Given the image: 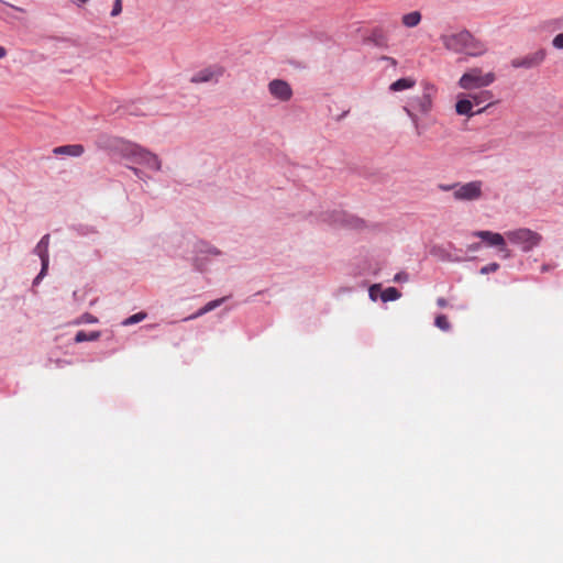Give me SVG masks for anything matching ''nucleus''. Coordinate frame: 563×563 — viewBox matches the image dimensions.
Returning a JSON list of instances; mask_svg holds the SVG:
<instances>
[{"label":"nucleus","mask_w":563,"mask_h":563,"mask_svg":"<svg viewBox=\"0 0 563 563\" xmlns=\"http://www.w3.org/2000/svg\"><path fill=\"white\" fill-rule=\"evenodd\" d=\"M437 305H438L439 307H441V308H444V307H446L448 301H446V299H445V298L440 297V298H438V299H437Z\"/></svg>","instance_id":"c756f323"},{"label":"nucleus","mask_w":563,"mask_h":563,"mask_svg":"<svg viewBox=\"0 0 563 563\" xmlns=\"http://www.w3.org/2000/svg\"><path fill=\"white\" fill-rule=\"evenodd\" d=\"M146 317V313L144 312H137L129 318H126L124 321H123V324L124 325H131V324H134V323H137V322H141L142 320H144Z\"/></svg>","instance_id":"412c9836"},{"label":"nucleus","mask_w":563,"mask_h":563,"mask_svg":"<svg viewBox=\"0 0 563 563\" xmlns=\"http://www.w3.org/2000/svg\"><path fill=\"white\" fill-rule=\"evenodd\" d=\"M400 297H401L400 291L395 287H388L385 290H383L380 294V299L384 302L394 301V300L399 299Z\"/></svg>","instance_id":"f3484780"},{"label":"nucleus","mask_w":563,"mask_h":563,"mask_svg":"<svg viewBox=\"0 0 563 563\" xmlns=\"http://www.w3.org/2000/svg\"><path fill=\"white\" fill-rule=\"evenodd\" d=\"M380 290V286L378 284L372 285L369 287L368 294L372 300H376L377 292Z\"/></svg>","instance_id":"a878e982"},{"label":"nucleus","mask_w":563,"mask_h":563,"mask_svg":"<svg viewBox=\"0 0 563 563\" xmlns=\"http://www.w3.org/2000/svg\"><path fill=\"white\" fill-rule=\"evenodd\" d=\"M395 283H401V282H407L408 280V274L405 273V272H400L398 274H396L394 276V279H393Z\"/></svg>","instance_id":"cd10ccee"},{"label":"nucleus","mask_w":563,"mask_h":563,"mask_svg":"<svg viewBox=\"0 0 563 563\" xmlns=\"http://www.w3.org/2000/svg\"><path fill=\"white\" fill-rule=\"evenodd\" d=\"M269 93L279 101H289L292 97V89L290 85L282 79H274L268 84Z\"/></svg>","instance_id":"9d476101"},{"label":"nucleus","mask_w":563,"mask_h":563,"mask_svg":"<svg viewBox=\"0 0 563 563\" xmlns=\"http://www.w3.org/2000/svg\"><path fill=\"white\" fill-rule=\"evenodd\" d=\"M132 169H133L134 174H135L137 177H140L141 170H140V169H137V168H132Z\"/></svg>","instance_id":"473e14b6"},{"label":"nucleus","mask_w":563,"mask_h":563,"mask_svg":"<svg viewBox=\"0 0 563 563\" xmlns=\"http://www.w3.org/2000/svg\"><path fill=\"white\" fill-rule=\"evenodd\" d=\"M434 324L441 329L442 331H448L450 330L451 328V324L446 318V316L444 314H439L437 316L435 320H434Z\"/></svg>","instance_id":"6ab92c4d"},{"label":"nucleus","mask_w":563,"mask_h":563,"mask_svg":"<svg viewBox=\"0 0 563 563\" xmlns=\"http://www.w3.org/2000/svg\"><path fill=\"white\" fill-rule=\"evenodd\" d=\"M100 336V332L92 331V332H86V331H78L75 336V341L77 343L85 342V341H96Z\"/></svg>","instance_id":"a211bd4d"},{"label":"nucleus","mask_w":563,"mask_h":563,"mask_svg":"<svg viewBox=\"0 0 563 563\" xmlns=\"http://www.w3.org/2000/svg\"><path fill=\"white\" fill-rule=\"evenodd\" d=\"M55 155H68L73 157H79L85 153V147L81 144H69L57 146L53 150Z\"/></svg>","instance_id":"f8f14e48"},{"label":"nucleus","mask_w":563,"mask_h":563,"mask_svg":"<svg viewBox=\"0 0 563 563\" xmlns=\"http://www.w3.org/2000/svg\"><path fill=\"white\" fill-rule=\"evenodd\" d=\"M493 95L490 91L483 90L476 93H468L467 99H471L473 101V106L484 103L486 101H489L492 99Z\"/></svg>","instance_id":"dca6fc26"},{"label":"nucleus","mask_w":563,"mask_h":563,"mask_svg":"<svg viewBox=\"0 0 563 563\" xmlns=\"http://www.w3.org/2000/svg\"><path fill=\"white\" fill-rule=\"evenodd\" d=\"M512 244L519 245L522 252H530L542 241V235L527 228H521L505 233Z\"/></svg>","instance_id":"7ed1b4c3"},{"label":"nucleus","mask_w":563,"mask_h":563,"mask_svg":"<svg viewBox=\"0 0 563 563\" xmlns=\"http://www.w3.org/2000/svg\"><path fill=\"white\" fill-rule=\"evenodd\" d=\"M498 269H499V264L498 263H490V264H488L486 266H483L481 268V274L486 275V274H489V273H495Z\"/></svg>","instance_id":"4be33fe9"},{"label":"nucleus","mask_w":563,"mask_h":563,"mask_svg":"<svg viewBox=\"0 0 563 563\" xmlns=\"http://www.w3.org/2000/svg\"><path fill=\"white\" fill-rule=\"evenodd\" d=\"M552 44L558 49H563V33H560L554 36Z\"/></svg>","instance_id":"393cba45"},{"label":"nucleus","mask_w":563,"mask_h":563,"mask_svg":"<svg viewBox=\"0 0 563 563\" xmlns=\"http://www.w3.org/2000/svg\"><path fill=\"white\" fill-rule=\"evenodd\" d=\"M5 55H7V49L0 45V59L5 57Z\"/></svg>","instance_id":"7c9ffc66"},{"label":"nucleus","mask_w":563,"mask_h":563,"mask_svg":"<svg viewBox=\"0 0 563 563\" xmlns=\"http://www.w3.org/2000/svg\"><path fill=\"white\" fill-rule=\"evenodd\" d=\"M384 59L388 60L389 64L396 65V59L393 57H384Z\"/></svg>","instance_id":"2f4dec72"},{"label":"nucleus","mask_w":563,"mask_h":563,"mask_svg":"<svg viewBox=\"0 0 563 563\" xmlns=\"http://www.w3.org/2000/svg\"><path fill=\"white\" fill-rule=\"evenodd\" d=\"M125 156L131 158L134 163L143 165L152 170H159L162 166L157 155L137 145L129 146L126 148Z\"/></svg>","instance_id":"20e7f679"},{"label":"nucleus","mask_w":563,"mask_h":563,"mask_svg":"<svg viewBox=\"0 0 563 563\" xmlns=\"http://www.w3.org/2000/svg\"><path fill=\"white\" fill-rule=\"evenodd\" d=\"M122 12V1L114 0L113 8L111 11V16H117Z\"/></svg>","instance_id":"b1692460"},{"label":"nucleus","mask_w":563,"mask_h":563,"mask_svg":"<svg viewBox=\"0 0 563 563\" xmlns=\"http://www.w3.org/2000/svg\"><path fill=\"white\" fill-rule=\"evenodd\" d=\"M47 244H48V235H45L37 243V252H38V254H41V252H47Z\"/></svg>","instance_id":"5701e85b"},{"label":"nucleus","mask_w":563,"mask_h":563,"mask_svg":"<svg viewBox=\"0 0 563 563\" xmlns=\"http://www.w3.org/2000/svg\"><path fill=\"white\" fill-rule=\"evenodd\" d=\"M440 40L444 48L453 53H464L468 56L477 57L484 55L487 52L485 43L476 38L467 30L442 34Z\"/></svg>","instance_id":"f257e3e1"},{"label":"nucleus","mask_w":563,"mask_h":563,"mask_svg":"<svg viewBox=\"0 0 563 563\" xmlns=\"http://www.w3.org/2000/svg\"><path fill=\"white\" fill-rule=\"evenodd\" d=\"M224 300H225V298H220V299L209 301L206 306H203L201 309H199L195 314L186 318L185 320H190V319H195L200 316H203V314L212 311L213 309L218 308Z\"/></svg>","instance_id":"2eb2a0df"},{"label":"nucleus","mask_w":563,"mask_h":563,"mask_svg":"<svg viewBox=\"0 0 563 563\" xmlns=\"http://www.w3.org/2000/svg\"><path fill=\"white\" fill-rule=\"evenodd\" d=\"M422 15L419 11H411L401 18V23L406 27H416L421 22Z\"/></svg>","instance_id":"4468645a"},{"label":"nucleus","mask_w":563,"mask_h":563,"mask_svg":"<svg viewBox=\"0 0 563 563\" xmlns=\"http://www.w3.org/2000/svg\"><path fill=\"white\" fill-rule=\"evenodd\" d=\"M79 2V4H85L87 3L89 0H77Z\"/></svg>","instance_id":"72a5a7b5"},{"label":"nucleus","mask_w":563,"mask_h":563,"mask_svg":"<svg viewBox=\"0 0 563 563\" xmlns=\"http://www.w3.org/2000/svg\"><path fill=\"white\" fill-rule=\"evenodd\" d=\"M457 184H453V185H439V189L443 190V191H450V190H455Z\"/></svg>","instance_id":"c85d7f7f"},{"label":"nucleus","mask_w":563,"mask_h":563,"mask_svg":"<svg viewBox=\"0 0 563 563\" xmlns=\"http://www.w3.org/2000/svg\"><path fill=\"white\" fill-rule=\"evenodd\" d=\"M437 88L430 82L423 84L422 93L411 98V107L421 112L428 114L433 107V98L435 96Z\"/></svg>","instance_id":"39448f33"},{"label":"nucleus","mask_w":563,"mask_h":563,"mask_svg":"<svg viewBox=\"0 0 563 563\" xmlns=\"http://www.w3.org/2000/svg\"><path fill=\"white\" fill-rule=\"evenodd\" d=\"M404 110H405V112L408 114V117L411 119V121H412L413 125H415L416 128H418V126H419V124H418V117H417V114H415V113H413L409 108H407V107H405V108H404Z\"/></svg>","instance_id":"bb28decb"},{"label":"nucleus","mask_w":563,"mask_h":563,"mask_svg":"<svg viewBox=\"0 0 563 563\" xmlns=\"http://www.w3.org/2000/svg\"><path fill=\"white\" fill-rule=\"evenodd\" d=\"M485 110V108L479 109L476 112H473V101L471 99L461 98L455 103V111L459 115H467L473 117L474 114L482 113Z\"/></svg>","instance_id":"9b49d317"},{"label":"nucleus","mask_w":563,"mask_h":563,"mask_svg":"<svg viewBox=\"0 0 563 563\" xmlns=\"http://www.w3.org/2000/svg\"><path fill=\"white\" fill-rule=\"evenodd\" d=\"M224 68L219 65L209 66L197 71L191 78L192 84L217 82L223 75Z\"/></svg>","instance_id":"1a4fd4ad"},{"label":"nucleus","mask_w":563,"mask_h":563,"mask_svg":"<svg viewBox=\"0 0 563 563\" xmlns=\"http://www.w3.org/2000/svg\"><path fill=\"white\" fill-rule=\"evenodd\" d=\"M496 79L493 71L484 73L479 67L467 69L459 79V87L463 90L482 89L492 85Z\"/></svg>","instance_id":"f03ea898"},{"label":"nucleus","mask_w":563,"mask_h":563,"mask_svg":"<svg viewBox=\"0 0 563 563\" xmlns=\"http://www.w3.org/2000/svg\"><path fill=\"white\" fill-rule=\"evenodd\" d=\"M473 234L474 236L485 241L488 245L498 247L505 258L511 256L510 251L506 246L505 236L503 234L492 231H476Z\"/></svg>","instance_id":"6e6552de"},{"label":"nucleus","mask_w":563,"mask_h":563,"mask_svg":"<svg viewBox=\"0 0 563 563\" xmlns=\"http://www.w3.org/2000/svg\"><path fill=\"white\" fill-rule=\"evenodd\" d=\"M416 85V80L413 78H410V77H406V78H400L396 81H394L390 86H389V90L391 91H402V90H406V89H411L413 88Z\"/></svg>","instance_id":"ddd939ff"},{"label":"nucleus","mask_w":563,"mask_h":563,"mask_svg":"<svg viewBox=\"0 0 563 563\" xmlns=\"http://www.w3.org/2000/svg\"><path fill=\"white\" fill-rule=\"evenodd\" d=\"M545 57L547 51L544 48H539L525 56L512 58L510 65L514 68L531 69L540 66L544 62Z\"/></svg>","instance_id":"0eeeda50"},{"label":"nucleus","mask_w":563,"mask_h":563,"mask_svg":"<svg viewBox=\"0 0 563 563\" xmlns=\"http://www.w3.org/2000/svg\"><path fill=\"white\" fill-rule=\"evenodd\" d=\"M482 186L483 184L479 180L470 181L463 185L457 184L453 192V197L455 200L460 201L478 200L483 195Z\"/></svg>","instance_id":"423d86ee"},{"label":"nucleus","mask_w":563,"mask_h":563,"mask_svg":"<svg viewBox=\"0 0 563 563\" xmlns=\"http://www.w3.org/2000/svg\"><path fill=\"white\" fill-rule=\"evenodd\" d=\"M40 258L42 263V269L40 274L37 275V282L46 274L47 267H48V253L47 252H41Z\"/></svg>","instance_id":"aec40b11"}]
</instances>
